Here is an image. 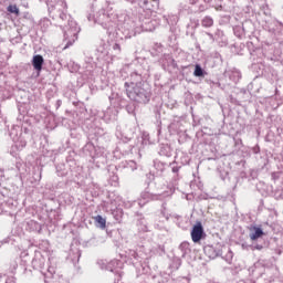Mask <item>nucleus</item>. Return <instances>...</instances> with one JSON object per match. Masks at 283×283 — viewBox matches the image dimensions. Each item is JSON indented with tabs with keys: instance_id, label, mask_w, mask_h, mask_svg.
<instances>
[{
	"instance_id": "obj_1",
	"label": "nucleus",
	"mask_w": 283,
	"mask_h": 283,
	"mask_svg": "<svg viewBox=\"0 0 283 283\" xmlns=\"http://www.w3.org/2000/svg\"><path fill=\"white\" fill-rule=\"evenodd\" d=\"M130 85L133 86V90H129ZM125 87H126V93L128 98H130L132 101H136L137 96H143V85L140 83H136L134 85V82L129 83H125Z\"/></svg>"
},
{
	"instance_id": "obj_2",
	"label": "nucleus",
	"mask_w": 283,
	"mask_h": 283,
	"mask_svg": "<svg viewBox=\"0 0 283 283\" xmlns=\"http://www.w3.org/2000/svg\"><path fill=\"white\" fill-rule=\"evenodd\" d=\"M202 235H205V229L202 228L201 222H197L196 226H193L191 231V239L192 242L198 243L202 240Z\"/></svg>"
},
{
	"instance_id": "obj_3",
	"label": "nucleus",
	"mask_w": 283,
	"mask_h": 283,
	"mask_svg": "<svg viewBox=\"0 0 283 283\" xmlns=\"http://www.w3.org/2000/svg\"><path fill=\"white\" fill-rule=\"evenodd\" d=\"M43 55H34L33 60H32V65L34 67V70H36L38 72H41V70H43Z\"/></svg>"
},
{
	"instance_id": "obj_4",
	"label": "nucleus",
	"mask_w": 283,
	"mask_h": 283,
	"mask_svg": "<svg viewBox=\"0 0 283 283\" xmlns=\"http://www.w3.org/2000/svg\"><path fill=\"white\" fill-rule=\"evenodd\" d=\"M253 230H254V233L250 234V240L255 241L262 238V235H264V231H262L260 228L254 227Z\"/></svg>"
},
{
	"instance_id": "obj_5",
	"label": "nucleus",
	"mask_w": 283,
	"mask_h": 283,
	"mask_svg": "<svg viewBox=\"0 0 283 283\" xmlns=\"http://www.w3.org/2000/svg\"><path fill=\"white\" fill-rule=\"evenodd\" d=\"M201 25H202V28H213V18L206 15L201 20Z\"/></svg>"
},
{
	"instance_id": "obj_6",
	"label": "nucleus",
	"mask_w": 283,
	"mask_h": 283,
	"mask_svg": "<svg viewBox=\"0 0 283 283\" xmlns=\"http://www.w3.org/2000/svg\"><path fill=\"white\" fill-rule=\"evenodd\" d=\"M95 222H97V224H99L101 229H105V227H107V220H105V218H103V216L97 214L96 217H94Z\"/></svg>"
},
{
	"instance_id": "obj_7",
	"label": "nucleus",
	"mask_w": 283,
	"mask_h": 283,
	"mask_svg": "<svg viewBox=\"0 0 283 283\" xmlns=\"http://www.w3.org/2000/svg\"><path fill=\"white\" fill-rule=\"evenodd\" d=\"M7 12H10V14H15V17H19V14H21V11L19 10V7H17V4H9L7 8Z\"/></svg>"
},
{
	"instance_id": "obj_8",
	"label": "nucleus",
	"mask_w": 283,
	"mask_h": 283,
	"mask_svg": "<svg viewBox=\"0 0 283 283\" xmlns=\"http://www.w3.org/2000/svg\"><path fill=\"white\" fill-rule=\"evenodd\" d=\"M203 74H205V73H203V71H202V67H200V65L197 64V65L195 66L193 75H195V76H203Z\"/></svg>"
},
{
	"instance_id": "obj_9",
	"label": "nucleus",
	"mask_w": 283,
	"mask_h": 283,
	"mask_svg": "<svg viewBox=\"0 0 283 283\" xmlns=\"http://www.w3.org/2000/svg\"><path fill=\"white\" fill-rule=\"evenodd\" d=\"M262 249H264V247L260 245V244H256L253 247L252 251H262Z\"/></svg>"
},
{
	"instance_id": "obj_10",
	"label": "nucleus",
	"mask_w": 283,
	"mask_h": 283,
	"mask_svg": "<svg viewBox=\"0 0 283 283\" xmlns=\"http://www.w3.org/2000/svg\"><path fill=\"white\" fill-rule=\"evenodd\" d=\"M120 50V45H118V44H115V46H114V50Z\"/></svg>"
},
{
	"instance_id": "obj_11",
	"label": "nucleus",
	"mask_w": 283,
	"mask_h": 283,
	"mask_svg": "<svg viewBox=\"0 0 283 283\" xmlns=\"http://www.w3.org/2000/svg\"><path fill=\"white\" fill-rule=\"evenodd\" d=\"M70 45H72L71 42H69L64 49L67 50V48H70Z\"/></svg>"
},
{
	"instance_id": "obj_12",
	"label": "nucleus",
	"mask_w": 283,
	"mask_h": 283,
	"mask_svg": "<svg viewBox=\"0 0 283 283\" xmlns=\"http://www.w3.org/2000/svg\"><path fill=\"white\" fill-rule=\"evenodd\" d=\"M144 4L147 6V0L144 1Z\"/></svg>"
},
{
	"instance_id": "obj_13",
	"label": "nucleus",
	"mask_w": 283,
	"mask_h": 283,
	"mask_svg": "<svg viewBox=\"0 0 283 283\" xmlns=\"http://www.w3.org/2000/svg\"><path fill=\"white\" fill-rule=\"evenodd\" d=\"M153 1H158V0H153Z\"/></svg>"
}]
</instances>
